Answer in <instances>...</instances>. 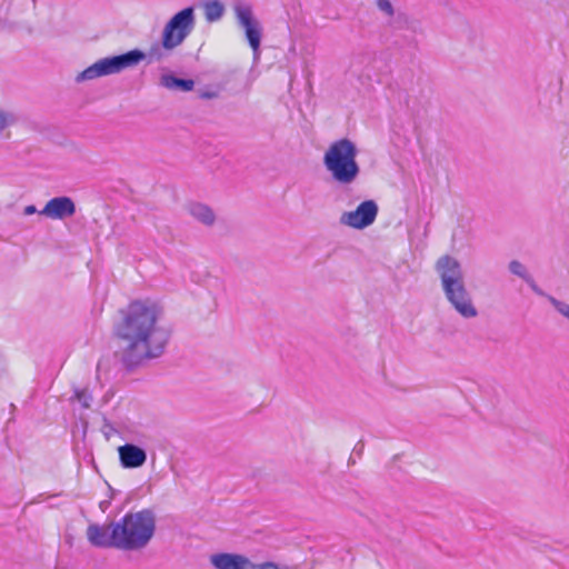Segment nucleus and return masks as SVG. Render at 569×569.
<instances>
[{
  "label": "nucleus",
  "instance_id": "1",
  "mask_svg": "<svg viewBox=\"0 0 569 569\" xmlns=\"http://www.w3.org/2000/svg\"><path fill=\"white\" fill-rule=\"evenodd\" d=\"M119 313L113 335L126 369L132 370L163 355L171 333L160 323L161 308L157 303L136 300Z\"/></svg>",
  "mask_w": 569,
  "mask_h": 569
},
{
  "label": "nucleus",
  "instance_id": "2",
  "mask_svg": "<svg viewBox=\"0 0 569 569\" xmlns=\"http://www.w3.org/2000/svg\"><path fill=\"white\" fill-rule=\"evenodd\" d=\"M436 271L443 295L452 309L463 319L478 317V309L466 287L460 262L449 254L441 256L436 262Z\"/></svg>",
  "mask_w": 569,
  "mask_h": 569
},
{
  "label": "nucleus",
  "instance_id": "3",
  "mask_svg": "<svg viewBox=\"0 0 569 569\" xmlns=\"http://www.w3.org/2000/svg\"><path fill=\"white\" fill-rule=\"evenodd\" d=\"M154 531L156 516L152 510L129 512L116 522L113 538L117 540V549L126 551L143 549L152 539Z\"/></svg>",
  "mask_w": 569,
  "mask_h": 569
},
{
  "label": "nucleus",
  "instance_id": "4",
  "mask_svg": "<svg viewBox=\"0 0 569 569\" xmlns=\"http://www.w3.org/2000/svg\"><path fill=\"white\" fill-rule=\"evenodd\" d=\"M358 148L348 138L333 141L323 154V166L335 182L341 186L352 184L360 174L357 162Z\"/></svg>",
  "mask_w": 569,
  "mask_h": 569
},
{
  "label": "nucleus",
  "instance_id": "5",
  "mask_svg": "<svg viewBox=\"0 0 569 569\" xmlns=\"http://www.w3.org/2000/svg\"><path fill=\"white\" fill-rule=\"evenodd\" d=\"M148 59L149 63L159 62L163 59V53L158 46H152L148 53L139 49L130 50L126 53L106 57L86 68L76 77L77 82L93 80L100 77L117 74L126 69L138 66L141 61Z\"/></svg>",
  "mask_w": 569,
  "mask_h": 569
},
{
  "label": "nucleus",
  "instance_id": "6",
  "mask_svg": "<svg viewBox=\"0 0 569 569\" xmlns=\"http://www.w3.org/2000/svg\"><path fill=\"white\" fill-rule=\"evenodd\" d=\"M196 24L194 9L188 7L177 12L164 26L161 37V46L157 44L161 52L171 51L179 47L192 32ZM166 54H163V58Z\"/></svg>",
  "mask_w": 569,
  "mask_h": 569
},
{
  "label": "nucleus",
  "instance_id": "7",
  "mask_svg": "<svg viewBox=\"0 0 569 569\" xmlns=\"http://www.w3.org/2000/svg\"><path fill=\"white\" fill-rule=\"evenodd\" d=\"M377 216L378 204L373 200H366L356 210L343 212L340 217V223L361 230L372 224Z\"/></svg>",
  "mask_w": 569,
  "mask_h": 569
},
{
  "label": "nucleus",
  "instance_id": "8",
  "mask_svg": "<svg viewBox=\"0 0 569 569\" xmlns=\"http://www.w3.org/2000/svg\"><path fill=\"white\" fill-rule=\"evenodd\" d=\"M76 213V204L69 197H56L50 199L40 214L50 219H64Z\"/></svg>",
  "mask_w": 569,
  "mask_h": 569
},
{
  "label": "nucleus",
  "instance_id": "9",
  "mask_svg": "<svg viewBox=\"0 0 569 569\" xmlns=\"http://www.w3.org/2000/svg\"><path fill=\"white\" fill-rule=\"evenodd\" d=\"M113 532H116V522L108 526L90 525L87 529V537L90 543L96 547L117 548Z\"/></svg>",
  "mask_w": 569,
  "mask_h": 569
},
{
  "label": "nucleus",
  "instance_id": "10",
  "mask_svg": "<svg viewBox=\"0 0 569 569\" xmlns=\"http://www.w3.org/2000/svg\"><path fill=\"white\" fill-rule=\"evenodd\" d=\"M210 563L216 569H250L251 560L241 553L219 552L210 556Z\"/></svg>",
  "mask_w": 569,
  "mask_h": 569
},
{
  "label": "nucleus",
  "instance_id": "11",
  "mask_svg": "<svg viewBox=\"0 0 569 569\" xmlns=\"http://www.w3.org/2000/svg\"><path fill=\"white\" fill-rule=\"evenodd\" d=\"M118 453L120 463L126 469L140 468L147 461L146 450L133 443L120 446Z\"/></svg>",
  "mask_w": 569,
  "mask_h": 569
},
{
  "label": "nucleus",
  "instance_id": "12",
  "mask_svg": "<svg viewBox=\"0 0 569 569\" xmlns=\"http://www.w3.org/2000/svg\"><path fill=\"white\" fill-rule=\"evenodd\" d=\"M188 212L192 218L204 226H212L216 221V214L213 210L203 203L194 202L188 206Z\"/></svg>",
  "mask_w": 569,
  "mask_h": 569
},
{
  "label": "nucleus",
  "instance_id": "13",
  "mask_svg": "<svg viewBox=\"0 0 569 569\" xmlns=\"http://www.w3.org/2000/svg\"><path fill=\"white\" fill-rule=\"evenodd\" d=\"M160 86L169 90L189 92L193 90L194 81L191 79H180L172 73H164L160 77Z\"/></svg>",
  "mask_w": 569,
  "mask_h": 569
},
{
  "label": "nucleus",
  "instance_id": "14",
  "mask_svg": "<svg viewBox=\"0 0 569 569\" xmlns=\"http://www.w3.org/2000/svg\"><path fill=\"white\" fill-rule=\"evenodd\" d=\"M234 13L239 26L243 28L244 31H247L248 28L259 24V21L252 14L251 7L248 4L237 3L234 6Z\"/></svg>",
  "mask_w": 569,
  "mask_h": 569
},
{
  "label": "nucleus",
  "instance_id": "15",
  "mask_svg": "<svg viewBox=\"0 0 569 569\" xmlns=\"http://www.w3.org/2000/svg\"><path fill=\"white\" fill-rule=\"evenodd\" d=\"M203 11L208 22H216L222 18L224 6L219 0H211L203 4Z\"/></svg>",
  "mask_w": 569,
  "mask_h": 569
},
{
  "label": "nucleus",
  "instance_id": "16",
  "mask_svg": "<svg viewBox=\"0 0 569 569\" xmlns=\"http://www.w3.org/2000/svg\"><path fill=\"white\" fill-rule=\"evenodd\" d=\"M244 32H246V38L249 42V46L251 47L254 54L257 56L259 53V47H260L261 37H262V28H261L260 23L252 28H248V30Z\"/></svg>",
  "mask_w": 569,
  "mask_h": 569
},
{
  "label": "nucleus",
  "instance_id": "17",
  "mask_svg": "<svg viewBox=\"0 0 569 569\" xmlns=\"http://www.w3.org/2000/svg\"><path fill=\"white\" fill-rule=\"evenodd\" d=\"M377 8L379 11H381L383 14H386L388 18L396 20H400L405 18V14L402 12H396L392 3L389 0H377Z\"/></svg>",
  "mask_w": 569,
  "mask_h": 569
},
{
  "label": "nucleus",
  "instance_id": "18",
  "mask_svg": "<svg viewBox=\"0 0 569 569\" xmlns=\"http://www.w3.org/2000/svg\"><path fill=\"white\" fill-rule=\"evenodd\" d=\"M17 121L18 118L13 112L7 111L0 107V132L10 126H13Z\"/></svg>",
  "mask_w": 569,
  "mask_h": 569
},
{
  "label": "nucleus",
  "instance_id": "19",
  "mask_svg": "<svg viewBox=\"0 0 569 569\" xmlns=\"http://www.w3.org/2000/svg\"><path fill=\"white\" fill-rule=\"evenodd\" d=\"M509 271L523 280H529L530 273L528 272L527 268L518 260H512L509 262Z\"/></svg>",
  "mask_w": 569,
  "mask_h": 569
},
{
  "label": "nucleus",
  "instance_id": "20",
  "mask_svg": "<svg viewBox=\"0 0 569 569\" xmlns=\"http://www.w3.org/2000/svg\"><path fill=\"white\" fill-rule=\"evenodd\" d=\"M13 0H0V29L8 26V14L12 7Z\"/></svg>",
  "mask_w": 569,
  "mask_h": 569
},
{
  "label": "nucleus",
  "instance_id": "21",
  "mask_svg": "<svg viewBox=\"0 0 569 569\" xmlns=\"http://www.w3.org/2000/svg\"><path fill=\"white\" fill-rule=\"evenodd\" d=\"M548 300L549 302L551 303V306L560 313L566 319L569 320V305L561 301V300H558L556 299L555 297L552 296H548Z\"/></svg>",
  "mask_w": 569,
  "mask_h": 569
},
{
  "label": "nucleus",
  "instance_id": "22",
  "mask_svg": "<svg viewBox=\"0 0 569 569\" xmlns=\"http://www.w3.org/2000/svg\"><path fill=\"white\" fill-rule=\"evenodd\" d=\"M74 398L82 405L83 408H89L92 400L91 395L87 390H76Z\"/></svg>",
  "mask_w": 569,
  "mask_h": 569
},
{
  "label": "nucleus",
  "instance_id": "23",
  "mask_svg": "<svg viewBox=\"0 0 569 569\" xmlns=\"http://www.w3.org/2000/svg\"><path fill=\"white\" fill-rule=\"evenodd\" d=\"M250 569H282L273 561H266L261 563H254L251 561V568ZM283 569H288V567H284Z\"/></svg>",
  "mask_w": 569,
  "mask_h": 569
},
{
  "label": "nucleus",
  "instance_id": "24",
  "mask_svg": "<svg viewBox=\"0 0 569 569\" xmlns=\"http://www.w3.org/2000/svg\"><path fill=\"white\" fill-rule=\"evenodd\" d=\"M525 281L530 286V288L533 290V292H536L539 296H546L548 298V296L537 286V283L535 282V280L531 276L529 277V280H525Z\"/></svg>",
  "mask_w": 569,
  "mask_h": 569
},
{
  "label": "nucleus",
  "instance_id": "25",
  "mask_svg": "<svg viewBox=\"0 0 569 569\" xmlns=\"http://www.w3.org/2000/svg\"><path fill=\"white\" fill-rule=\"evenodd\" d=\"M37 212V208L33 204L27 206L23 210L26 216H31Z\"/></svg>",
  "mask_w": 569,
  "mask_h": 569
},
{
  "label": "nucleus",
  "instance_id": "26",
  "mask_svg": "<svg viewBox=\"0 0 569 569\" xmlns=\"http://www.w3.org/2000/svg\"><path fill=\"white\" fill-rule=\"evenodd\" d=\"M202 97L210 99V98L214 97V94L213 93H203Z\"/></svg>",
  "mask_w": 569,
  "mask_h": 569
}]
</instances>
